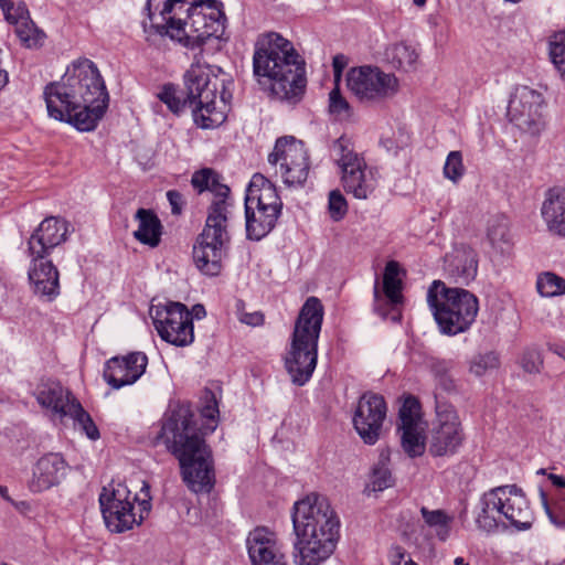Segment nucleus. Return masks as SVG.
I'll list each match as a JSON object with an SVG mask.
<instances>
[{"instance_id": "4d7b16f0", "label": "nucleus", "mask_w": 565, "mask_h": 565, "mask_svg": "<svg viewBox=\"0 0 565 565\" xmlns=\"http://www.w3.org/2000/svg\"><path fill=\"white\" fill-rule=\"evenodd\" d=\"M193 315L200 319L205 316V309L202 305H196L193 307Z\"/></svg>"}, {"instance_id": "37998d69", "label": "nucleus", "mask_w": 565, "mask_h": 565, "mask_svg": "<svg viewBox=\"0 0 565 565\" xmlns=\"http://www.w3.org/2000/svg\"><path fill=\"white\" fill-rule=\"evenodd\" d=\"M1 9L4 19L12 24L14 29L31 19L29 9L24 3L15 4L11 0H8L1 6Z\"/></svg>"}, {"instance_id": "dca6fc26", "label": "nucleus", "mask_w": 565, "mask_h": 565, "mask_svg": "<svg viewBox=\"0 0 565 565\" xmlns=\"http://www.w3.org/2000/svg\"><path fill=\"white\" fill-rule=\"evenodd\" d=\"M387 406L382 395L367 392L363 394L353 415V425L365 444L374 445L386 418Z\"/></svg>"}, {"instance_id": "4c0bfd02", "label": "nucleus", "mask_w": 565, "mask_h": 565, "mask_svg": "<svg viewBox=\"0 0 565 565\" xmlns=\"http://www.w3.org/2000/svg\"><path fill=\"white\" fill-rule=\"evenodd\" d=\"M67 418L73 419L75 425H77L89 439L96 440L99 438L97 426L79 402L75 405Z\"/></svg>"}, {"instance_id": "f257e3e1", "label": "nucleus", "mask_w": 565, "mask_h": 565, "mask_svg": "<svg viewBox=\"0 0 565 565\" xmlns=\"http://www.w3.org/2000/svg\"><path fill=\"white\" fill-rule=\"evenodd\" d=\"M218 403L212 391L201 397L200 420L189 406L180 405L166 416L161 436L178 458L181 476L194 492H210L215 482L212 451L204 437L218 424Z\"/></svg>"}, {"instance_id": "c03bdc74", "label": "nucleus", "mask_w": 565, "mask_h": 565, "mask_svg": "<svg viewBox=\"0 0 565 565\" xmlns=\"http://www.w3.org/2000/svg\"><path fill=\"white\" fill-rule=\"evenodd\" d=\"M329 110L339 120L351 117V107L338 85L329 94Z\"/></svg>"}, {"instance_id": "3c124183", "label": "nucleus", "mask_w": 565, "mask_h": 565, "mask_svg": "<svg viewBox=\"0 0 565 565\" xmlns=\"http://www.w3.org/2000/svg\"><path fill=\"white\" fill-rule=\"evenodd\" d=\"M390 565H418L414 562L401 546H394L388 552Z\"/></svg>"}, {"instance_id": "bf43d9fd", "label": "nucleus", "mask_w": 565, "mask_h": 565, "mask_svg": "<svg viewBox=\"0 0 565 565\" xmlns=\"http://www.w3.org/2000/svg\"><path fill=\"white\" fill-rule=\"evenodd\" d=\"M427 0H413L414 4L422 8L426 4Z\"/></svg>"}, {"instance_id": "f3484780", "label": "nucleus", "mask_w": 565, "mask_h": 565, "mask_svg": "<svg viewBox=\"0 0 565 565\" xmlns=\"http://www.w3.org/2000/svg\"><path fill=\"white\" fill-rule=\"evenodd\" d=\"M429 450L434 456L454 454L462 440L460 420L452 406L438 404Z\"/></svg>"}, {"instance_id": "f03ea898", "label": "nucleus", "mask_w": 565, "mask_h": 565, "mask_svg": "<svg viewBox=\"0 0 565 565\" xmlns=\"http://www.w3.org/2000/svg\"><path fill=\"white\" fill-rule=\"evenodd\" d=\"M107 93L96 65L87 58L73 62L62 79L45 87L50 117L78 130H93L107 107Z\"/></svg>"}, {"instance_id": "aec40b11", "label": "nucleus", "mask_w": 565, "mask_h": 565, "mask_svg": "<svg viewBox=\"0 0 565 565\" xmlns=\"http://www.w3.org/2000/svg\"><path fill=\"white\" fill-rule=\"evenodd\" d=\"M246 546L252 565H287L277 534L265 526L249 532Z\"/></svg>"}, {"instance_id": "72a5a7b5", "label": "nucleus", "mask_w": 565, "mask_h": 565, "mask_svg": "<svg viewBox=\"0 0 565 565\" xmlns=\"http://www.w3.org/2000/svg\"><path fill=\"white\" fill-rule=\"evenodd\" d=\"M487 237L490 244L504 252L513 244V236L510 228V221L504 215H495L488 221Z\"/></svg>"}, {"instance_id": "5701e85b", "label": "nucleus", "mask_w": 565, "mask_h": 565, "mask_svg": "<svg viewBox=\"0 0 565 565\" xmlns=\"http://www.w3.org/2000/svg\"><path fill=\"white\" fill-rule=\"evenodd\" d=\"M67 233L65 220L55 216L44 218L29 239L30 257H46L52 249L66 241Z\"/></svg>"}, {"instance_id": "c9c22d12", "label": "nucleus", "mask_w": 565, "mask_h": 565, "mask_svg": "<svg viewBox=\"0 0 565 565\" xmlns=\"http://www.w3.org/2000/svg\"><path fill=\"white\" fill-rule=\"evenodd\" d=\"M14 33L22 46L26 49H39L43 46L46 34L32 19L14 29Z\"/></svg>"}, {"instance_id": "c756f323", "label": "nucleus", "mask_w": 565, "mask_h": 565, "mask_svg": "<svg viewBox=\"0 0 565 565\" xmlns=\"http://www.w3.org/2000/svg\"><path fill=\"white\" fill-rule=\"evenodd\" d=\"M245 214L247 236L259 241L275 227L281 211L245 205Z\"/></svg>"}, {"instance_id": "0eeeda50", "label": "nucleus", "mask_w": 565, "mask_h": 565, "mask_svg": "<svg viewBox=\"0 0 565 565\" xmlns=\"http://www.w3.org/2000/svg\"><path fill=\"white\" fill-rule=\"evenodd\" d=\"M427 302L441 332L449 335L467 331L479 311V300L475 294L463 288L448 287L441 280H434L428 288Z\"/></svg>"}, {"instance_id": "412c9836", "label": "nucleus", "mask_w": 565, "mask_h": 565, "mask_svg": "<svg viewBox=\"0 0 565 565\" xmlns=\"http://www.w3.org/2000/svg\"><path fill=\"white\" fill-rule=\"evenodd\" d=\"M148 358L143 352L109 359L104 369V379L113 388L134 384L146 372Z\"/></svg>"}, {"instance_id": "c85d7f7f", "label": "nucleus", "mask_w": 565, "mask_h": 565, "mask_svg": "<svg viewBox=\"0 0 565 565\" xmlns=\"http://www.w3.org/2000/svg\"><path fill=\"white\" fill-rule=\"evenodd\" d=\"M245 205L281 211L282 202L276 185L260 173H255L248 184Z\"/></svg>"}, {"instance_id": "2f4dec72", "label": "nucleus", "mask_w": 565, "mask_h": 565, "mask_svg": "<svg viewBox=\"0 0 565 565\" xmlns=\"http://www.w3.org/2000/svg\"><path fill=\"white\" fill-rule=\"evenodd\" d=\"M138 227L134 232L135 238L149 247H157L162 236V224L151 210L139 209L135 215Z\"/></svg>"}, {"instance_id": "ddd939ff", "label": "nucleus", "mask_w": 565, "mask_h": 565, "mask_svg": "<svg viewBox=\"0 0 565 565\" xmlns=\"http://www.w3.org/2000/svg\"><path fill=\"white\" fill-rule=\"evenodd\" d=\"M268 161L278 167L277 173L289 188L302 186L310 172V154L303 141L292 136L278 138Z\"/></svg>"}, {"instance_id": "e433bc0d", "label": "nucleus", "mask_w": 565, "mask_h": 565, "mask_svg": "<svg viewBox=\"0 0 565 565\" xmlns=\"http://www.w3.org/2000/svg\"><path fill=\"white\" fill-rule=\"evenodd\" d=\"M536 290L542 297H557L565 295V279L555 273L544 271L539 274Z\"/></svg>"}, {"instance_id": "b1692460", "label": "nucleus", "mask_w": 565, "mask_h": 565, "mask_svg": "<svg viewBox=\"0 0 565 565\" xmlns=\"http://www.w3.org/2000/svg\"><path fill=\"white\" fill-rule=\"evenodd\" d=\"M191 185L199 194L210 192L214 196L209 213H212L216 206L223 207L222 214H225V220L232 218L230 188L223 182L222 177L215 170L203 168L195 171L191 178Z\"/></svg>"}, {"instance_id": "9d476101", "label": "nucleus", "mask_w": 565, "mask_h": 565, "mask_svg": "<svg viewBox=\"0 0 565 565\" xmlns=\"http://www.w3.org/2000/svg\"><path fill=\"white\" fill-rule=\"evenodd\" d=\"M331 153L341 170V183L347 193L355 199L366 200L376 189L375 173L365 160L353 149L350 139L340 137L332 146Z\"/></svg>"}, {"instance_id": "393cba45", "label": "nucleus", "mask_w": 565, "mask_h": 565, "mask_svg": "<svg viewBox=\"0 0 565 565\" xmlns=\"http://www.w3.org/2000/svg\"><path fill=\"white\" fill-rule=\"evenodd\" d=\"M67 462L60 454H46L38 459L32 468L29 488L33 492H42L60 483L65 477Z\"/></svg>"}, {"instance_id": "423d86ee", "label": "nucleus", "mask_w": 565, "mask_h": 565, "mask_svg": "<svg viewBox=\"0 0 565 565\" xmlns=\"http://www.w3.org/2000/svg\"><path fill=\"white\" fill-rule=\"evenodd\" d=\"M324 307L315 296L309 297L299 310L291 334L285 365L292 382L306 384L317 366L318 340L322 327Z\"/></svg>"}, {"instance_id": "f704fd0d", "label": "nucleus", "mask_w": 565, "mask_h": 565, "mask_svg": "<svg viewBox=\"0 0 565 565\" xmlns=\"http://www.w3.org/2000/svg\"><path fill=\"white\" fill-rule=\"evenodd\" d=\"M420 513L426 525L433 529L440 540L448 537L454 522L452 515L443 510H428L425 507L420 509Z\"/></svg>"}, {"instance_id": "a878e982", "label": "nucleus", "mask_w": 565, "mask_h": 565, "mask_svg": "<svg viewBox=\"0 0 565 565\" xmlns=\"http://www.w3.org/2000/svg\"><path fill=\"white\" fill-rule=\"evenodd\" d=\"M32 265L29 269V279L34 292L47 300H53L60 294L58 270L45 257H31Z\"/></svg>"}, {"instance_id": "de8ad7c7", "label": "nucleus", "mask_w": 565, "mask_h": 565, "mask_svg": "<svg viewBox=\"0 0 565 565\" xmlns=\"http://www.w3.org/2000/svg\"><path fill=\"white\" fill-rule=\"evenodd\" d=\"M456 259L460 262L463 259V266L461 270H459V267H457L458 276L462 278L463 281H469L470 279H473L477 274V259L475 254L469 252H463L462 254H457Z\"/></svg>"}, {"instance_id": "9b49d317", "label": "nucleus", "mask_w": 565, "mask_h": 565, "mask_svg": "<svg viewBox=\"0 0 565 565\" xmlns=\"http://www.w3.org/2000/svg\"><path fill=\"white\" fill-rule=\"evenodd\" d=\"M223 207H214L209 213L205 227L193 247V260L200 271L215 276L222 268L224 245L228 242V225Z\"/></svg>"}, {"instance_id": "603ef678", "label": "nucleus", "mask_w": 565, "mask_h": 565, "mask_svg": "<svg viewBox=\"0 0 565 565\" xmlns=\"http://www.w3.org/2000/svg\"><path fill=\"white\" fill-rule=\"evenodd\" d=\"M521 364L522 367L529 373L539 371L542 364L540 353L536 351L525 352L521 359Z\"/></svg>"}, {"instance_id": "680f3d73", "label": "nucleus", "mask_w": 565, "mask_h": 565, "mask_svg": "<svg viewBox=\"0 0 565 565\" xmlns=\"http://www.w3.org/2000/svg\"><path fill=\"white\" fill-rule=\"evenodd\" d=\"M8 0H0V7L6 3Z\"/></svg>"}, {"instance_id": "052dcab7", "label": "nucleus", "mask_w": 565, "mask_h": 565, "mask_svg": "<svg viewBox=\"0 0 565 565\" xmlns=\"http://www.w3.org/2000/svg\"><path fill=\"white\" fill-rule=\"evenodd\" d=\"M0 492H1V494L4 497V495H6V493H7V489H6V488L0 487Z\"/></svg>"}, {"instance_id": "6e6d98bb", "label": "nucleus", "mask_w": 565, "mask_h": 565, "mask_svg": "<svg viewBox=\"0 0 565 565\" xmlns=\"http://www.w3.org/2000/svg\"><path fill=\"white\" fill-rule=\"evenodd\" d=\"M333 67H334V75L338 79L341 73V70L343 67V57L342 56H335L333 58Z\"/></svg>"}, {"instance_id": "49530a36", "label": "nucleus", "mask_w": 565, "mask_h": 565, "mask_svg": "<svg viewBox=\"0 0 565 565\" xmlns=\"http://www.w3.org/2000/svg\"><path fill=\"white\" fill-rule=\"evenodd\" d=\"M537 473L546 476L547 481L554 488L553 492L550 491L547 488L546 490H544L543 488L541 489V493L544 492L548 497L550 503H552L557 498L565 495V477L555 473H547L545 469H540Z\"/></svg>"}, {"instance_id": "473e14b6", "label": "nucleus", "mask_w": 565, "mask_h": 565, "mask_svg": "<svg viewBox=\"0 0 565 565\" xmlns=\"http://www.w3.org/2000/svg\"><path fill=\"white\" fill-rule=\"evenodd\" d=\"M385 57L393 67L409 71L415 67L419 54L414 45L406 42H398L386 49Z\"/></svg>"}, {"instance_id": "4be33fe9", "label": "nucleus", "mask_w": 565, "mask_h": 565, "mask_svg": "<svg viewBox=\"0 0 565 565\" xmlns=\"http://www.w3.org/2000/svg\"><path fill=\"white\" fill-rule=\"evenodd\" d=\"M34 397L52 417H58L61 420L66 418L78 403L68 388L53 380L41 382L34 391Z\"/></svg>"}, {"instance_id": "4468645a", "label": "nucleus", "mask_w": 565, "mask_h": 565, "mask_svg": "<svg viewBox=\"0 0 565 565\" xmlns=\"http://www.w3.org/2000/svg\"><path fill=\"white\" fill-rule=\"evenodd\" d=\"M150 316L162 340L177 347L193 342L192 316L183 303L168 301L152 305Z\"/></svg>"}, {"instance_id": "2eb2a0df", "label": "nucleus", "mask_w": 565, "mask_h": 565, "mask_svg": "<svg viewBox=\"0 0 565 565\" xmlns=\"http://www.w3.org/2000/svg\"><path fill=\"white\" fill-rule=\"evenodd\" d=\"M508 114L512 122L524 132L537 136L546 128V103L541 92L519 86L512 95Z\"/></svg>"}, {"instance_id": "39448f33", "label": "nucleus", "mask_w": 565, "mask_h": 565, "mask_svg": "<svg viewBox=\"0 0 565 565\" xmlns=\"http://www.w3.org/2000/svg\"><path fill=\"white\" fill-rule=\"evenodd\" d=\"M254 73L269 81V90L280 100L296 103L306 87L305 61L294 44L280 34L260 36L253 57Z\"/></svg>"}, {"instance_id": "79ce46f5", "label": "nucleus", "mask_w": 565, "mask_h": 565, "mask_svg": "<svg viewBox=\"0 0 565 565\" xmlns=\"http://www.w3.org/2000/svg\"><path fill=\"white\" fill-rule=\"evenodd\" d=\"M349 211V204L345 196L340 190L335 189L330 191L328 196V213L332 221H342Z\"/></svg>"}, {"instance_id": "a18cd8bd", "label": "nucleus", "mask_w": 565, "mask_h": 565, "mask_svg": "<svg viewBox=\"0 0 565 565\" xmlns=\"http://www.w3.org/2000/svg\"><path fill=\"white\" fill-rule=\"evenodd\" d=\"M159 98L175 115L180 114L185 107V100L178 96L177 89L171 85H166L159 93Z\"/></svg>"}, {"instance_id": "5fc2aeb1", "label": "nucleus", "mask_w": 565, "mask_h": 565, "mask_svg": "<svg viewBox=\"0 0 565 565\" xmlns=\"http://www.w3.org/2000/svg\"><path fill=\"white\" fill-rule=\"evenodd\" d=\"M239 320L243 323L249 324V326H260L264 322V316L259 311L255 312H245L241 315Z\"/></svg>"}, {"instance_id": "ea45409f", "label": "nucleus", "mask_w": 565, "mask_h": 565, "mask_svg": "<svg viewBox=\"0 0 565 565\" xmlns=\"http://www.w3.org/2000/svg\"><path fill=\"white\" fill-rule=\"evenodd\" d=\"M466 172L462 153L460 151H450L446 158L443 173L444 177L457 184Z\"/></svg>"}, {"instance_id": "8fccbe9b", "label": "nucleus", "mask_w": 565, "mask_h": 565, "mask_svg": "<svg viewBox=\"0 0 565 565\" xmlns=\"http://www.w3.org/2000/svg\"><path fill=\"white\" fill-rule=\"evenodd\" d=\"M542 503L551 518H558L565 523V495L550 503L548 497L542 492Z\"/></svg>"}, {"instance_id": "f8f14e48", "label": "nucleus", "mask_w": 565, "mask_h": 565, "mask_svg": "<svg viewBox=\"0 0 565 565\" xmlns=\"http://www.w3.org/2000/svg\"><path fill=\"white\" fill-rule=\"evenodd\" d=\"M347 86L360 102L375 104L393 98L399 90V81L393 73L365 65L348 72Z\"/></svg>"}, {"instance_id": "6ab92c4d", "label": "nucleus", "mask_w": 565, "mask_h": 565, "mask_svg": "<svg viewBox=\"0 0 565 565\" xmlns=\"http://www.w3.org/2000/svg\"><path fill=\"white\" fill-rule=\"evenodd\" d=\"M405 273L401 265L395 260H390L385 265L382 286L375 284L374 287V308L382 317H387L391 311L398 309L403 305V277Z\"/></svg>"}, {"instance_id": "7c9ffc66", "label": "nucleus", "mask_w": 565, "mask_h": 565, "mask_svg": "<svg viewBox=\"0 0 565 565\" xmlns=\"http://www.w3.org/2000/svg\"><path fill=\"white\" fill-rule=\"evenodd\" d=\"M227 116V105L223 99L216 100V96L209 99H198L193 109V118L196 126L203 129H212L222 125Z\"/></svg>"}, {"instance_id": "13d9d810", "label": "nucleus", "mask_w": 565, "mask_h": 565, "mask_svg": "<svg viewBox=\"0 0 565 565\" xmlns=\"http://www.w3.org/2000/svg\"><path fill=\"white\" fill-rule=\"evenodd\" d=\"M454 565H469V563L463 557L455 558Z\"/></svg>"}, {"instance_id": "09e8293b", "label": "nucleus", "mask_w": 565, "mask_h": 565, "mask_svg": "<svg viewBox=\"0 0 565 565\" xmlns=\"http://www.w3.org/2000/svg\"><path fill=\"white\" fill-rule=\"evenodd\" d=\"M499 364L498 356L494 353L479 355L470 364V371L476 375H482L488 369L497 367Z\"/></svg>"}, {"instance_id": "20e7f679", "label": "nucleus", "mask_w": 565, "mask_h": 565, "mask_svg": "<svg viewBox=\"0 0 565 565\" xmlns=\"http://www.w3.org/2000/svg\"><path fill=\"white\" fill-rule=\"evenodd\" d=\"M292 525L298 565H320L334 553L341 522L329 500L309 493L294 505Z\"/></svg>"}, {"instance_id": "864d4df0", "label": "nucleus", "mask_w": 565, "mask_h": 565, "mask_svg": "<svg viewBox=\"0 0 565 565\" xmlns=\"http://www.w3.org/2000/svg\"><path fill=\"white\" fill-rule=\"evenodd\" d=\"M167 198L171 205L172 213H174V214L181 213L182 205H183L182 195L178 191L171 190V191H168Z\"/></svg>"}, {"instance_id": "a19ab883", "label": "nucleus", "mask_w": 565, "mask_h": 565, "mask_svg": "<svg viewBox=\"0 0 565 565\" xmlns=\"http://www.w3.org/2000/svg\"><path fill=\"white\" fill-rule=\"evenodd\" d=\"M550 54L552 62L565 78V30L555 33L550 43Z\"/></svg>"}, {"instance_id": "58836bf2", "label": "nucleus", "mask_w": 565, "mask_h": 565, "mask_svg": "<svg viewBox=\"0 0 565 565\" xmlns=\"http://www.w3.org/2000/svg\"><path fill=\"white\" fill-rule=\"evenodd\" d=\"M393 484L394 478L392 477L388 467L384 462L376 465L370 476L367 489L370 491L377 492L391 488Z\"/></svg>"}, {"instance_id": "1a4fd4ad", "label": "nucleus", "mask_w": 565, "mask_h": 565, "mask_svg": "<svg viewBox=\"0 0 565 565\" xmlns=\"http://www.w3.org/2000/svg\"><path fill=\"white\" fill-rule=\"evenodd\" d=\"M99 502L107 527L117 533L141 523L151 509L149 487L145 482L140 498L132 495L126 484L118 482L104 488Z\"/></svg>"}, {"instance_id": "cd10ccee", "label": "nucleus", "mask_w": 565, "mask_h": 565, "mask_svg": "<svg viewBox=\"0 0 565 565\" xmlns=\"http://www.w3.org/2000/svg\"><path fill=\"white\" fill-rule=\"evenodd\" d=\"M541 216L552 235L565 237V189H550L541 206Z\"/></svg>"}, {"instance_id": "7ed1b4c3", "label": "nucleus", "mask_w": 565, "mask_h": 565, "mask_svg": "<svg viewBox=\"0 0 565 565\" xmlns=\"http://www.w3.org/2000/svg\"><path fill=\"white\" fill-rule=\"evenodd\" d=\"M146 10L151 26L189 49L225 35L226 17L216 0L194 4L184 0H148Z\"/></svg>"}, {"instance_id": "6e6552de", "label": "nucleus", "mask_w": 565, "mask_h": 565, "mask_svg": "<svg viewBox=\"0 0 565 565\" xmlns=\"http://www.w3.org/2000/svg\"><path fill=\"white\" fill-rule=\"evenodd\" d=\"M477 515L479 527L490 532L509 522L520 530L529 529L533 512L523 491L516 486H502L486 492Z\"/></svg>"}, {"instance_id": "bb28decb", "label": "nucleus", "mask_w": 565, "mask_h": 565, "mask_svg": "<svg viewBox=\"0 0 565 565\" xmlns=\"http://www.w3.org/2000/svg\"><path fill=\"white\" fill-rule=\"evenodd\" d=\"M218 78L211 66L193 63L185 74V86L191 100L211 99L217 92Z\"/></svg>"}, {"instance_id": "a211bd4d", "label": "nucleus", "mask_w": 565, "mask_h": 565, "mask_svg": "<svg viewBox=\"0 0 565 565\" xmlns=\"http://www.w3.org/2000/svg\"><path fill=\"white\" fill-rule=\"evenodd\" d=\"M425 427L419 402L413 396L405 397L399 408V430L402 447L411 457L425 451Z\"/></svg>"}]
</instances>
